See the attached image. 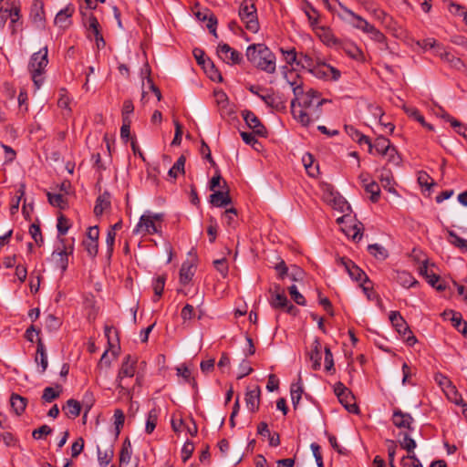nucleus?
<instances>
[{"instance_id": "nucleus-39", "label": "nucleus", "mask_w": 467, "mask_h": 467, "mask_svg": "<svg viewBox=\"0 0 467 467\" xmlns=\"http://www.w3.org/2000/svg\"><path fill=\"white\" fill-rule=\"evenodd\" d=\"M88 29L91 30L94 34L99 47V41L102 42L103 45H105V41L99 31V23L94 16H91L88 18Z\"/></svg>"}, {"instance_id": "nucleus-62", "label": "nucleus", "mask_w": 467, "mask_h": 467, "mask_svg": "<svg viewBox=\"0 0 467 467\" xmlns=\"http://www.w3.org/2000/svg\"><path fill=\"white\" fill-rule=\"evenodd\" d=\"M130 118H123L122 119V126L120 128V137L123 140H128L130 134Z\"/></svg>"}, {"instance_id": "nucleus-48", "label": "nucleus", "mask_w": 467, "mask_h": 467, "mask_svg": "<svg viewBox=\"0 0 467 467\" xmlns=\"http://www.w3.org/2000/svg\"><path fill=\"white\" fill-rule=\"evenodd\" d=\"M402 439L400 441V446L405 449L409 453L413 452L416 448L415 441L410 437L408 432L401 433Z\"/></svg>"}, {"instance_id": "nucleus-34", "label": "nucleus", "mask_w": 467, "mask_h": 467, "mask_svg": "<svg viewBox=\"0 0 467 467\" xmlns=\"http://www.w3.org/2000/svg\"><path fill=\"white\" fill-rule=\"evenodd\" d=\"M132 455L131 444L129 440H126L123 444L119 453V467H124L128 465L130 462Z\"/></svg>"}, {"instance_id": "nucleus-3", "label": "nucleus", "mask_w": 467, "mask_h": 467, "mask_svg": "<svg viewBox=\"0 0 467 467\" xmlns=\"http://www.w3.org/2000/svg\"><path fill=\"white\" fill-rule=\"evenodd\" d=\"M326 102L327 99H320L319 93L311 88L306 93L303 92L296 104L299 108L312 111L313 118L318 119L322 113L321 106Z\"/></svg>"}, {"instance_id": "nucleus-64", "label": "nucleus", "mask_w": 467, "mask_h": 467, "mask_svg": "<svg viewBox=\"0 0 467 467\" xmlns=\"http://www.w3.org/2000/svg\"><path fill=\"white\" fill-rule=\"evenodd\" d=\"M418 182L420 186H425L428 189L434 185L433 180L424 171L419 172Z\"/></svg>"}, {"instance_id": "nucleus-6", "label": "nucleus", "mask_w": 467, "mask_h": 467, "mask_svg": "<svg viewBox=\"0 0 467 467\" xmlns=\"http://www.w3.org/2000/svg\"><path fill=\"white\" fill-rule=\"evenodd\" d=\"M136 364H137V358L134 357H131L130 355H127L122 363L121 367L119 370L116 382L117 387L122 390H128V389L125 386V379L127 378H132L135 375L136 372Z\"/></svg>"}, {"instance_id": "nucleus-7", "label": "nucleus", "mask_w": 467, "mask_h": 467, "mask_svg": "<svg viewBox=\"0 0 467 467\" xmlns=\"http://www.w3.org/2000/svg\"><path fill=\"white\" fill-rule=\"evenodd\" d=\"M334 392L339 402L348 412L358 413V407L355 402L354 395L342 382H337L335 384Z\"/></svg>"}, {"instance_id": "nucleus-13", "label": "nucleus", "mask_w": 467, "mask_h": 467, "mask_svg": "<svg viewBox=\"0 0 467 467\" xmlns=\"http://www.w3.org/2000/svg\"><path fill=\"white\" fill-rule=\"evenodd\" d=\"M197 255L192 251L189 252L187 260L182 264L180 270V282L187 284L192 278L196 271Z\"/></svg>"}, {"instance_id": "nucleus-36", "label": "nucleus", "mask_w": 467, "mask_h": 467, "mask_svg": "<svg viewBox=\"0 0 467 467\" xmlns=\"http://www.w3.org/2000/svg\"><path fill=\"white\" fill-rule=\"evenodd\" d=\"M258 97L267 105V107L281 109H284L285 106L282 101H280L273 93H266L258 95Z\"/></svg>"}, {"instance_id": "nucleus-45", "label": "nucleus", "mask_w": 467, "mask_h": 467, "mask_svg": "<svg viewBox=\"0 0 467 467\" xmlns=\"http://www.w3.org/2000/svg\"><path fill=\"white\" fill-rule=\"evenodd\" d=\"M364 189L367 192L370 193L371 202H378L380 195V188L376 182L371 181L370 182L365 183Z\"/></svg>"}, {"instance_id": "nucleus-24", "label": "nucleus", "mask_w": 467, "mask_h": 467, "mask_svg": "<svg viewBox=\"0 0 467 467\" xmlns=\"http://www.w3.org/2000/svg\"><path fill=\"white\" fill-rule=\"evenodd\" d=\"M322 345L318 338H315L311 346V351L309 354V358L312 362V368L315 370H317L321 367V358H322Z\"/></svg>"}, {"instance_id": "nucleus-8", "label": "nucleus", "mask_w": 467, "mask_h": 467, "mask_svg": "<svg viewBox=\"0 0 467 467\" xmlns=\"http://www.w3.org/2000/svg\"><path fill=\"white\" fill-rule=\"evenodd\" d=\"M341 12L338 14L339 17L350 25L351 26L355 27L356 29L361 30L364 33H367V30L371 26L370 23H368L365 18L362 16L357 15L352 10L348 9L345 5L339 4Z\"/></svg>"}, {"instance_id": "nucleus-44", "label": "nucleus", "mask_w": 467, "mask_h": 467, "mask_svg": "<svg viewBox=\"0 0 467 467\" xmlns=\"http://www.w3.org/2000/svg\"><path fill=\"white\" fill-rule=\"evenodd\" d=\"M368 250L370 254L379 260H384L389 255L388 251L378 244H369Z\"/></svg>"}, {"instance_id": "nucleus-53", "label": "nucleus", "mask_w": 467, "mask_h": 467, "mask_svg": "<svg viewBox=\"0 0 467 467\" xmlns=\"http://www.w3.org/2000/svg\"><path fill=\"white\" fill-rule=\"evenodd\" d=\"M400 463L402 467H423L415 454L403 456Z\"/></svg>"}, {"instance_id": "nucleus-55", "label": "nucleus", "mask_w": 467, "mask_h": 467, "mask_svg": "<svg viewBox=\"0 0 467 467\" xmlns=\"http://www.w3.org/2000/svg\"><path fill=\"white\" fill-rule=\"evenodd\" d=\"M292 299L299 306H306V301L302 294L299 293L296 285H293L288 287Z\"/></svg>"}, {"instance_id": "nucleus-5", "label": "nucleus", "mask_w": 467, "mask_h": 467, "mask_svg": "<svg viewBox=\"0 0 467 467\" xmlns=\"http://www.w3.org/2000/svg\"><path fill=\"white\" fill-rule=\"evenodd\" d=\"M161 219V214L144 213L140 216L139 223L133 230L135 234H152L158 232V223Z\"/></svg>"}, {"instance_id": "nucleus-43", "label": "nucleus", "mask_w": 467, "mask_h": 467, "mask_svg": "<svg viewBox=\"0 0 467 467\" xmlns=\"http://www.w3.org/2000/svg\"><path fill=\"white\" fill-rule=\"evenodd\" d=\"M280 52L282 53L285 61L288 65L293 66L297 64L298 53L296 51L295 47L287 49L281 47Z\"/></svg>"}, {"instance_id": "nucleus-9", "label": "nucleus", "mask_w": 467, "mask_h": 467, "mask_svg": "<svg viewBox=\"0 0 467 467\" xmlns=\"http://www.w3.org/2000/svg\"><path fill=\"white\" fill-rule=\"evenodd\" d=\"M389 320L392 324V326L396 328V330L400 334L403 335L406 342L410 346H413L417 339L415 336L412 334V332L410 330L409 326L405 319L401 317L400 312L398 311H391L389 313Z\"/></svg>"}, {"instance_id": "nucleus-35", "label": "nucleus", "mask_w": 467, "mask_h": 467, "mask_svg": "<svg viewBox=\"0 0 467 467\" xmlns=\"http://www.w3.org/2000/svg\"><path fill=\"white\" fill-rule=\"evenodd\" d=\"M62 392V386L61 385H56L55 388L53 387H47L43 390L42 394V400L45 402H52L56 399L59 398L60 394Z\"/></svg>"}, {"instance_id": "nucleus-47", "label": "nucleus", "mask_w": 467, "mask_h": 467, "mask_svg": "<svg viewBox=\"0 0 467 467\" xmlns=\"http://www.w3.org/2000/svg\"><path fill=\"white\" fill-rule=\"evenodd\" d=\"M379 179L383 188L387 189L389 192H392L393 177L391 175V172L389 170L383 169V171L380 173Z\"/></svg>"}, {"instance_id": "nucleus-54", "label": "nucleus", "mask_w": 467, "mask_h": 467, "mask_svg": "<svg viewBox=\"0 0 467 467\" xmlns=\"http://www.w3.org/2000/svg\"><path fill=\"white\" fill-rule=\"evenodd\" d=\"M83 245L89 256L95 257L97 255L99 252V241L85 239Z\"/></svg>"}, {"instance_id": "nucleus-15", "label": "nucleus", "mask_w": 467, "mask_h": 467, "mask_svg": "<svg viewBox=\"0 0 467 467\" xmlns=\"http://www.w3.org/2000/svg\"><path fill=\"white\" fill-rule=\"evenodd\" d=\"M284 78L287 84L291 87L294 93V99H299L300 96L303 95V80L299 75L292 70L284 67Z\"/></svg>"}, {"instance_id": "nucleus-19", "label": "nucleus", "mask_w": 467, "mask_h": 467, "mask_svg": "<svg viewBox=\"0 0 467 467\" xmlns=\"http://www.w3.org/2000/svg\"><path fill=\"white\" fill-rule=\"evenodd\" d=\"M74 13V7L71 5H67L60 10L55 17V25L60 28L66 29L71 25V16Z\"/></svg>"}, {"instance_id": "nucleus-18", "label": "nucleus", "mask_w": 467, "mask_h": 467, "mask_svg": "<svg viewBox=\"0 0 467 467\" xmlns=\"http://www.w3.org/2000/svg\"><path fill=\"white\" fill-rule=\"evenodd\" d=\"M393 424L399 429H406L412 431V423L414 421L410 414L405 413L400 410H396L392 416Z\"/></svg>"}, {"instance_id": "nucleus-51", "label": "nucleus", "mask_w": 467, "mask_h": 467, "mask_svg": "<svg viewBox=\"0 0 467 467\" xmlns=\"http://www.w3.org/2000/svg\"><path fill=\"white\" fill-rule=\"evenodd\" d=\"M166 277L165 275H158L156 279L153 282V290H154V296L156 297L155 300H157L162 295L164 285H165Z\"/></svg>"}, {"instance_id": "nucleus-29", "label": "nucleus", "mask_w": 467, "mask_h": 467, "mask_svg": "<svg viewBox=\"0 0 467 467\" xmlns=\"http://www.w3.org/2000/svg\"><path fill=\"white\" fill-rule=\"evenodd\" d=\"M390 146L391 143L387 138L379 136L375 140L374 142H372L368 152L372 154L375 151L380 155H383L384 153H386V151H388V149Z\"/></svg>"}, {"instance_id": "nucleus-14", "label": "nucleus", "mask_w": 467, "mask_h": 467, "mask_svg": "<svg viewBox=\"0 0 467 467\" xmlns=\"http://www.w3.org/2000/svg\"><path fill=\"white\" fill-rule=\"evenodd\" d=\"M311 72L315 77L325 80L337 81L341 76L338 69L326 63L316 65L311 69Z\"/></svg>"}, {"instance_id": "nucleus-26", "label": "nucleus", "mask_w": 467, "mask_h": 467, "mask_svg": "<svg viewBox=\"0 0 467 467\" xmlns=\"http://www.w3.org/2000/svg\"><path fill=\"white\" fill-rule=\"evenodd\" d=\"M180 317L182 319L181 326L184 328L190 327L196 317L194 306L190 304H186L182 308Z\"/></svg>"}, {"instance_id": "nucleus-22", "label": "nucleus", "mask_w": 467, "mask_h": 467, "mask_svg": "<svg viewBox=\"0 0 467 467\" xmlns=\"http://www.w3.org/2000/svg\"><path fill=\"white\" fill-rule=\"evenodd\" d=\"M111 196L108 191L99 194L96 200L94 207V213L96 216H100L105 211L109 210L111 205Z\"/></svg>"}, {"instance_id": "nucleus-10", "label": "nucleus", "mask_w": 467, "mask_h": 467, "mask_svg": "<svg viewBox=\"0 0 467 467\" xmlns=\"http://www.w3.org/2000/svg\"><path fill=\"white\" fill-rule=\"evenodd\" d=\"M74 251L73 244L67 245L65 240H60V244L52 253V259L55 262L56 267L59 268L64 273L68 266V255L72 254Z\"/></svg>"}, {"instance_id": "nucleus-57", "label": "nucleus", "mask_w": 467, "mask_h": 467, "mask_svg": "<svg viewBox=\"0 0 467 467\" xmlns=\"http://www.w3.org/2000/svg\"><path fill=\"white\" fill-rule=\"evenodd\" d=\"M29 234H31L32 238L35 240L36 244L40 245L41 244H43L44 240L42 237L39 225L32 223L29 227Z\"/></svg>"}, {"instance_id": "nucleus-61", "label": "nucleus", "mask_w": 467, "mask_h": 467, "mask_svg": "<svg viewBox=\"0 0 467 467\" xmlns=\"http://www.w3.org/2000/svg\"><path fill=\"white\" fill-rule=\"evenodd\" d=\"M114 419H115L114 424L116 426L117 435H119V433L120 431V428L123 426L124 420H125L124 412L120 409L115 410Z\"/></svg>"}, {"instance_id": "nucleus-16", "label": "nucleus", "mask_w": 467, "mask_h": 467, "mask_svg": "<svg viewBox=\"0 0 467 467\" xmlns=\"http://www.w3.org/2000/svg\"><path fill=\"white\" fill-rule=\"evenodd\" d=\"M298 99H292L291 101V112L293 114V117L296 120L300 122L303 126H308L310 123H312L314 120H317L313 118L311 115L312 111H309L307 109H305L303 108H299L296 106V101Z\"/></svg>"}, {"instance_id": "nucleus-30", "label": "nucleus", "mask_w": 467, "mask_h": 467, "mask_svg": "<svg viewBox=\"0 0 467 467\" xmlns=\"http://www.w3.org/2000/svg\"><path fill=\"white\" fill-rule=\"evenodd\" d=\"M27 400L19 394L13 393L10 397V405L16 415H21L26 407Z\"/></svg>"}, {"instance_id": "nucleus-27", "label": "nucleus", "mask_w": 467, "mask_h": 467, "mask_svg": "<svg viewBox=\"0 0 467 467\" xmlns=\"http://www.w3.org/2000/svg\"><path fill=\"white\" fill-rule=\"evenodd\" d=\"M201 67L211 80L214 82L223 81V77L220 71L217 69V67L210 58H207L205 60V63H203Z\"/></svg>"}, {"instance_id": "nucleus-23", "label": "nucleus", "mask_w": 467, "mask_h": 467, "mask_svg": "<svg viewBox=\"0 0 467 467\" xmlns=\"http://www.w3.org/2000/svg\"><path fill=\"white\" fill-rule=\"evenodd\" d=\"M36 344H37V347H36L35 361H36V363L40 365L41 369L39 370V372L42 374L47 368V365H48L47 355V351H46V347L40 337L37 338Z\"/></svg>"}, {"instance_id": "nucleus-4", "label": "nucleus", "mask_w": 467, "mask_h": 467, "mask_svg": "<svg viewBox=\"0 0 467 467\" xmlns=\"http://www.w3.org/2000/svg\"><path fill=\"white\" fill-rule=\"evenodd\" d=\"M239 16L252 33L259 30L257 12L253 0H244L240 5Z\"/></svg>"}, {"instance_id": "nucleus-2", "label": "nucleus", "mask_w": 467, "mask_h": 467, "mask_svg": "<svg viewBox=\"0 0 467 467\" xmlns=\"http://www.w3.org/2000/svg\"><path fill=\"white\" fill-rule=\"evenodd\" d=\"M47 53V47H44L38 52H36L31 56L28 64V68L32 75V80L36 88H39L44 82L43 74L48 64Z\"/></svg>"}, {"instance_id": "nucleus-38", "label": "nucleus", "mask_w": 467, "mask_h": 467, "mask_svg": "<svg viewBox=\"0 0 467 467\" xmlns=\"http://www.w3.org/2000/svg\"><path fill=\"white\" fill-rule=\"evenodd\" d=\"M397 281L404 287H411L418 282L412 275L406 271H398L396 275Z\"/></svg>"}, {"instance_id": "nucleus-32", "label": "nucleus", "mask_w": 467, "mask_h": 467, "mask_svg": "<svg viewBox=\"0 0 467 467\" xmlns=\"http://www.w3.org/2000/svg\"><path fill=\"white\" fill-rule=\"evenodd\" d=\"M302 162L309 176L316 177L319 173L318 165L314 164V157L312 154L305 153L302 157Z\"/></svg>"}, {"instance_id": "nucleus-31", "label": "nucleus", "mask_w": 467, "mask_h": 467, "mask_svg": "<svg viewBox=\"0 0 467 467\" xmlns=\"http://www.w3.org/2000/svg\"><path fill=\"white\" fill-rule=\"evenodd\" d=\"M62 410L65 411L67 417L75 419L78 417L81 412V404L79 401L70 399L66 402Z\"/></svg>"}, {"instance_id": "nucleus-60", "label": "nucleus", "mask_w": 467, "mask_h": 467, "mask_svg": "<svg viewBox=\"0 0 467 467\" xmlns=\"http://www.w3.org/2000/svg\"><path fill=\"white\" fill-rule=\"evenodd\" d=\"M52 433V429L47 425H42L38 429H36L32 432V436L36 440H40L43 436H47Z\"/></svg>"}, {"instance_id": "nucleus-58", "label": "nucleus", "mask_w": 467, "mask_h": 467, "mask_svg": "<svg viewBox=\"0 0 467 467\" xmlns=\"http://www.w3.org/2000/svg\"><path fill=\"white\" fill-rule=\"evenodd\" d=\"M366 34H369L371 39L379 43H383L386 40L383 33L377 29L373 25L368 27Z\"/></svg>"}, {"instance_id": "nucleus-20", "label": "nucleus", "mask_w": 467, "mask_h": 467, "mask_svg": "<svg viewBox=\"0 0 467 467\" xmlns=\"http://www.w3.org/2000/svg\"><path fill=\"white\" fill-rule=\"evenodd\" d=\"M260 388L254 386L253 389H248L245 393L246 407L251 411H255L259 408L260 403Z\"/></svg>"}, {"instance_id": "nucleus-56", "label": "nucleus", "mask_w": 467, "mask_h": 467, "mask_svg": "<svg viewBox=\"0 0 467 467\" xmlns=\"http://www.w3.org/2000/svg\"><path fill=\"white\" fill-rule=\"evenodd\" d=\"M445 394L448 399L456 405H460V403H462L463 400L461 394H459L458 390L453 385L450 386L448 389H445Z\"/></svg>"}, {"instance_id": "nucleus-42", "label": "nucleus", "mask_w": 467, "mask_h": 467, "mask_svg": "<svg viewBox=\"0 0 467 467\" xmlns=\"http://www.w3.org/2000/svg\"><path fill=\"white\" fill-rule=\"evenodd\" d=\"M113 456L114 451L112 446H109L104 451H101L100 449L98 448V461L101 466H107L111 462Z\"/></svg>"}, {"instance_id": "nucleus-25", "label": "nucleus", "mask_w": 467, "mask_h": 467, "mask_svg": "<svg viewBox=\"0 0 467 467\" xmlns=\"http://www.w3.org/2000/svg\"><path fill=\"white\" fill-rule=\"evenodd\" d=\"M288 302L286 296L281 292L280 286L276 285L269 300L271 306L275 309H283L287 306Z\"/></svg>"}, {"instance_id": "nucleus-37", "label": "nucleus", "mask_w": 467, "mask_h": 467, "mask_svg": "<svg viewBox=\"0 0 467 467\" xmlns=\"http://www.w3.org/2000/svg\"><path fill=\"white\" fill-rule=\"evenodd\" d=\"M141 77L143 78L147 79V84L149 88L153 91V93L156 95L157 99H161V91L160 89L154 85L152 79L150 78V67L148 63H145L144 67L141 68Z\"/></svg>"}, {"instance_id": "nucleus-40", "label": "nucleus", "mask_w": 467, "mask_h": 467, "mask_svg": "<svg viewBox=\"0 0 467 467\" xmlns=\"http://www.w3.org/2000/svg\"><path fill=\"white\" fill-rule=\"evenodd\" d=\"M48 202L51 205L64 209L67 205V198L62 193L47 192Z\"/></svg>"}, {"instance_id": "nucleus-1", "label": "nucleus", "mask_w": 467, "mask_h": 467, "mask_svg": "<svg viewBox=\"0 0 467 467\" xmlns=\"http://www.w3.org/2000/svg\"><path fill=\"white\" fill-rule=\"evenodd\" d=\"M247 59L257 68L273 74L275 72V56L262 44H254L247 47Z\"/></svg>"}, {"instance_id": "nucleus-12", "label": "nucleus", "mask_w": 467, "mask_h": 467, "mask_svg": "<svg viewBox=\"0 0 467 467\" xmlns=\"http://www.w3.org/2000/svg\"><path fill=\"white\" fill-rule=\"evenodd\" d=\"M217 55L219 58L228 65L240 64L243 56L240 52L232 48L228 44L222 43L218 45Z\"/></svg>"}, {"instance_id": "nucleus-59", "label": "nucleus", "mask_w": 467, "mask_h": 467, "mask_svg": "<svg viewBox=\"0 0 467 467\" xmlns=\"http://www.w3.org/2000/svg\"><path fill=\"white\" fill-rule=\"evenodd\" d=\"M344 232L353 241H358L362 237L361 228L357 224L349 227L348 230L344 229Z\"/></svg>"}, {"instance_id": "nucleus-41", "label": "nucleus", "mask_w": 467, "mask_h": 467, "mask_svg": "<svg viewBox=\"0 0 467 467\" xmlns=\"http://www.w3.org/2000/svg\"><path fill=\"white\" fill-rule=\"evenodd\" d=\"M290 393L293 406L295 409H296L303 393L302 383L300 381L297 383H293L290 388Z\"/></svg>"}, {"instance_id": "nucleus-63", "label": "nucleus", "mask_w": 467, "mask_h": 467, "mask_svg": "<svg viewBox=\"0 0 467 467\" xmlns=\"http://www.w3.org/2000/svg\"><path fill=\"white\" fill-rule=\"evenodd\" d=\"M83 448H84V440H83V438L79 437L71 445V456L73 458L78 457L81 453Z\"/></svg>"}, {"instance_id": "nucleus-50", "label": "nucleus", "mask_w": 467, "mask_h": 467, "mask_svg": "<svg viewBox=\"0 0 467 467\" xmlns=\"http://www.w3.org/2000/svg\"><path fill=\"white\" fill-rule=\"evenodd\" d=\"M157 420H158V414L155 410H151L148 413L146 426H145V431L148 434H150L154 431L156 424H157Z\"/></svg>"}, {"instance_id": "nucleus-11", "label": "nucleus", "mask_w": 467, "mask_h": 467, "mask_svg": "<svg viewBox=\"0 0 467 467\" xmlns=\"http://www.w3.org/2000/svg\"><path fill=\"white\" fill-rule=\"evenodd\" d=\"M337 263L345 268L352 280L361 283L370 282L366 273L350 259L347 257H339L337 260Z\"/></svg>"}, {"instance_id": "nucleus-17", "label": "nucleus", "mask_w": 467, "mask_h": 467, "mask_svg": "<svg viewBox=\"0 0 467 467\" xmlns=\"http://www.w3.org/2000/svg\"><path fill=\"white\" fill-rule=\"evenodd\" d=\"M243 118L247 124V126L253 130L254 133L262 137H265L266 135V129L265 126L261 123L260 119L249 110H244L242 113Z\"/></svg>"}, {"instance_id": "nucleus-52", "label": "nucleus", "mask_w": 467, "mask_h": 467, "mask_svg": "<svg viewBox=\"0 0 467 467\" xmlns=\"http://www.w3.org/2000/svg\"><path fill=\"white\" fill-rule=\"evenodd\" d=\"M296 66H300L303 68H308L311 71L313 67L316 65H314V60L310 56L299 53Z\"/></svg>"}, {"instance_id": "nucleus-21", "label": "nucleus", "mask_w": 467, "mask_h": 467, "mask_svg": "<svg viewBox=\"0 0 467 467\" xmlns=\"http://www.w3.org/2000/svg\"><path fill=\"white\" fill-rule=\"evenodd\" d=\"M304 13L307 16L312 30L315 31L317 35H319V29H322V26L319 25L320 15L318 11L310 4H307L304 8Z\"/></svg>"}, {"instance_id": "nucleus-28", "label": "nucleus", "mask_w": 467, "mask_h": 467, "mask_svg": "<svg viewBox=\"0 0 467 467\" xmlns=\"http://www.w3.org/2000/svg\"><path fill=\"white\" fill-rule=\"evenodd\" d=\"M231 202L228 192L217 191L210 195V202L216 207H224L231 203Z\"/></svg>"}, {"instance_id": "nucleus-49", "label": "nucleus", "mask_w": 467, "mask_h": 467, "mask_svg": "<svg viewBox=\"0 0 467 467\" xmlns=\"http://www.w3.org/2000/svg\"><path fill=\"white\" fill-rule=\"evenodd\" d=\"M61 321L53 314H49L45 318V327L48 331H55L60 327Z\"/></svg>"}, {"instance_id": "nucleus-46", "label": "nucleus", "mask_w": 467, "mask_h": 467, "mask_svg": "<svg viewBox=\"0 0 467 467\" xmlns=\"http://www.w3.org/2000/svg\"><path fill=\"white\" fill-rule=\"evenodd\" d=\"M449 242L462 251L467 246V240L460 237L455 232L448 230Z\"/></svg>"}, {"instance_id": "nucleus-33", "label": "nucleus", "mask_w": 467, "mask_h": 467, "mask_svg": "<svg viewBox=\"0 0 467 467\" xmlns=\"http://www.w3.org/2000/svg\"><path fill=\"white\" fill-rule=\"evenodd\" d=\"M177 377H181L185 383H188L192 388H195L196 381L192 376V369L190 366L182 365L181 367L177 368Z\"/></svg>"}]
</instances>
